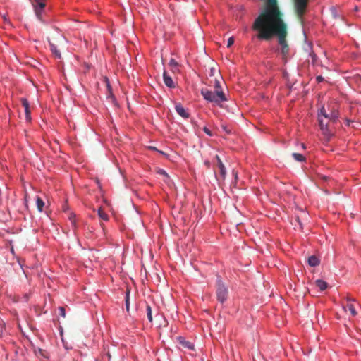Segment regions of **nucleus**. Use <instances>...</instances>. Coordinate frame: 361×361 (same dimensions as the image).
I'll list each match as a JSON object with an SVG mask.
<instances>
[{"instance_id":"nucleus-21","label":"nucleus","mask_w":361,"mask_h":361,"mask_svg":"<svg viewBox=\"0 0 361 361\" xmlns=\"http://www.w3.org/2000/svg\"><path fill=\"white\" fill-rule=\"evenodd\" d=\"M292 156L294 158V159L297 161L302 162L305 161V157L301 154L293 153Z\"/></svg>"},{"instance_id":"nucleus-22","label":"nucleus","mask_w":361,"mask_h":361,"mask_svg":"<svg viewBox=\"0 0 361 361\" xmlns=\"http://www.w3.org/2000/svg\"><path fill=\"white\" fill-rule=\"evenodd\" d=\"M98 215L99 218L104 221H108L109 219L108 215L101 208H99L98 210Z\"/></svg>"},{"instance_id":"nucleus-4","label":"nucleus","mask_w":361,"mask_h":361,"mask_svg":"<svg viewBox=\"0 0 361 361\" xmlns=\"http://www.w3.org/2000/svg\"><path fill=\"white\" fill-rule=\"evenodd\" d=\"M51 51L56 58L60 59L61 54L60 51L58 49V47H63L66 44V39L64 36L60 33L54 35L51 39H48Z\"/></svg>"},{"instance_id":"nucleus-5","label":"nucleus","mask_w":361,"mask_h":361,"mask_svg":"<svg viewBox=\"0 0 361 361\" xmlns=\"http://www.w3.org/2000/svg\"><path fill=\"white\" fill-rule=\"evenodd\" d=\"M216 288L217 300L221 303H224L227 300L228 291L227 287L219 276L217 278Z\"/></svg>"},{"instance_id":"nucleus-42","label":"nucleus","mask_w":361,"mask_h":361,"mask_svg":"<svg viewBox=\"0 0 361 361\" xmlns=\"http://www.w3.org/2000/svg\"><path fill=\"white\" fill-rule=\"evenodd\" d=\"M3 18H4V20H6V18L4 16H3Z\"/></svg>"},{"instance_id":"nucleus-40","label":"nucleus","mask_w":361,"mask_h":361,"mask_svg":"<svg viewBox=\"0 0 361 361\" xmlns=\"http://www.w3.org/2000/svg\"><path fill=\"white\" fill-rule=\"evenodd\" d=\"M302 147L303 149H305V145H304V144H302Z\"/></svg>"},{"instance_id":"nucleus-25","label":"nucleus","mask_w":361,"mask_h":361,"mask_svg":"<svg viewBox=\"0 0 361 361\" xmlns=\"http://www.w3.org/2000/svg\"><path fill=\"white\" fill-rule=\"evenodd\" d=\"M129 295H130V291L127 290L126 294L125 300H126V310L128 312L129 311V307H130Z\"/></svg>"},{"instance_id":"nucleus-17","label":"nucleus","mask_w":361,"mask_h":361,"mask_svg":"<svg viewBox=\"0 0 361 361\" xmlns=\"http://www.w3.org/2000/svg\"><path fill=\"white\" fill-rule=\"evenodd\" d=\"M308 264L311 267H316L319 265V260L315 255H312L308 258Z\"/></svg>"},{"instance_id":"nucleus-33","label":"nucleus","mask_w":361,"mask_h":361,"mask_svg":"<svg viewBox=\"0 0 361 361\" xmlns=\"http://www.w3.org/2000/svg\"><path fill=\"white\" fill-rule=\"evenodd\" d=\"M149 149L154 151H158L159 153L164 154V153L162 151L158 150L155 147H149Z\"/></svg>"},{"instance_id":"nucleus-2","label":"nucleus","mask_w":361,"mask_h":361,"mask_svg":"<svg viewBox=\"0 0 361 361\" xmlns=\"http://www.w3.org/2000/svg\"><path fill=\"white\" fill-rule=\"evenodd\" d=\"M324 114H325V110L324 109H319L317 114L319 126L326 140H329L334 135L332 126L336 122H333L331 120L327 119L326 116Z\"/></svg>"},{"instance_id":"nucleus-37","label":"nucleus","mask_w":361,"mask_h":361,"mask_svg":"<svg viewBox=\"0 0 361 361\" xmlns=\"http://www.w3.org/2000/svg\"><path fill=\"white\" fill-rule=\"evenodd\" d=\"M310 55H311V56H312V58L313 61H314V60H315V58H316V55H315L314 54H310Z\"/></svg>"},{"instance_id":"nucleus-28","label":"nucleus","mask_w":361,"mask_h":361,"mask_svg":"<svg viewBox=\"0 0 361 361\" xmlns=\"http://www.w3.org/2000/svg\"><path fill=\"white\" fill-rule=\"evenodd\" d=\"M59 314H60V316L63 317H66V311H65V308L63 307H59Z\"/></svg>"},{"instance_id":"nucleus-6","label":"nucleus","mask_w":361,"mask_h":361,"mask_svg":"<svg viewBox=\"0 0 361 361\" xmlns=\"http://www.w3.org/2000/svg\"><path fill=\"white\" fill-rule=\"evenodd\" d=\"M295 13L298 18H302L306 12L309 0H293Z\"/></svg>"},{"instance_id":"nucleus-36","label":"nucleus","mask_w":361,"mask_h":361,"mask_svg":"<svg viewBox=\"0 0 361 361\" xmlns=\"http://www.w3.org/2000/svg\"><path fill=\"white\" fill-rule=\"evenodd\" d=\"M204 164L209 168L210 167V162L209 161H205Z\"/></svg>"},{"instance_id":"nucleus-19","label":"nucleus","mask_w":361,"mask_h":361,"mask_svg":"<svg viewBox=\"0 0 361 361\" xmlns=\"http://www.w3.org/2000/svg\"><path fill=\"white\" fill-rule=\"evenodd\" d=\"M346 307L348 308V310H350V312L353 316L357 315V313L355 308L354 307V305L353 303H348L346 307L343 306V308L345 311H346Z\"/></svg>"},{"instance_id":"nucleus-3","label":"nucleus","mask_w":361,"mask_h":361,"mask_svg":"<svg viewBox=\"0 0 361 361\" xmlns=\"http://www.w3.org/2000/svg\"><path fill=\"white\" fill-rule=\"evenodd\" d=\"M201 94L204 99L209 102L214 103L221 106V102L226 101L227 99L223 90L212 92L207 88L202 89Z\"/></svg>"},{"instance_id":"nucleus-41","label":"nucleus","mask_w":361,"mask_h":361,"mask_svg":"<svg viewBox=\"0 0 361 361\" xmlns=\"http://www.w3.org/2000/svg\"><path fill=\"white\" fill-rule=\"evenodd\" d=\"M161 173H162V174H166V173H165V171H162L161 172Z\"/></svg>"},{"instance_id":"nucleus-23","label":"nucleus","mask_w":361,"mask_h":361,"mask_svg":"<svg viewBox=\"0 0 361 361\" xmlns=\"http://www.w3.org/2000/svg\"><path fill=\"white\" fill-rule=\"evenodd\" d=\"M324 114L326 116V117H327L326 118L327 119H330L333 122H336L338 121V116H336L335 114H329V113L328 114V112H326V111H325V114Z\"/></svg>"},{"instance_id":"nucleus-35","label":"nucleus","mask_w":361,"mask_h":361,"mask_svg":"<svg viewBox=\"0 0 361 361\" xmlns=\"http://www.w3.org/2000/svg\"><path fill=\"white\" fill-rule=\"evenodd\" d=\"M352 122H353V121H350V120H349V119H345V123H346V125H347V126H348L350 125V123H351Z\"/></svg>"},{"instance_id":"nucleus-26","label":"nucleus","mask_w":361,"mask_h":361,"mask_svg":"<svg viewBox=\"0 0 361 361\" xmlns=\"http://www.w3.org/2000/svg\"><path fill=\"white\" fill-rule=\"evenodd\" d=\"M214 88L216 92H218V90H222L221 82L217 78H215L214 80Z\"/></svg>"},{"instance_id":"nucleus-15","label":"nucleus","mask_w":361,"mask_h":361,"mask_svg":"<svg viewBox=\"0 0 361 361\" xmlns=\"http://www.w3.org/2000/svg\"><path fill=\"white\" fill-rule=\"evenodd\" d=\"M292 224L294 226L295 229L302 230V223L301 221L300 217L297 215L294 219V221L292 222Z\"/></svg>"},{"instance_id":"nucleus-20","label":"nucleus","mask_w":361,"mask_h":361,"mask_svg":"<svg viewBox=\"0 0 361 361\" xmlns=\"http://www.w3.org/2000/svg\"><path fill=\"white\" fill-rule=\"evenodd\" d=\"M36 204H37V207L38 210L39 212H42L44 206V202L42 200V199L40 198L39 197H37V198H36Z\"/></svg>"},{"instance_id":"nucleus-14","label":"nucleus","mask_w":361,"mask_h":361,"mask_svg":"<svg viewBox=\"0 0 361 361\" xmlns=\"http://www.w3.org/2000/svg\"><path fill=\"white\" fill-rule=\"evenodd\" d=\"M169 65L173 73L180 71L179 63L174 59H170Z\"/></svg>"},{"instance_id":"nucleus-31","label":"nucleus","mask_w":361,"mask_h":361,"mask_svg":"<svg viewBox=\"0 0 361 361\" xmlns=\"http://www.w3.org/2000/svg\"><path fill=\"white\" fill-rule=\"evenodd\" d=\"M316 80L318 82H320L324 80V78L322 75H319L317 77Z\"/></svg>"},{"instance_id":"nucleus-24","label":"nucleus","mask_w":361,"mask_h":361,"mask_svg":"<svg viewBox=\"0 0 361 361\" xmlns=\"http://www.w3.org/2000/svg\"><path fill=\"white\" fill-rule=\"evenodd\" d=\"M146 312H147V316L148 320L149 322H152L153 319H152V308L149 305H147L146 307Z\"/></svg>"},{"instance_id":"nucleus-1","label":"nucleus","mask_w":361,"mask_h":361,"mask_svg":"<svg viewBox=\"0 0 361 361\" xmlns=\"http://www.w3.org/2000/svg\"><path fill=\"white\" fill-rule=\"evenodd\" d=\"M252 28L257 32V37L259 39L268 41L276 36L281 46L283 59L287 58L289 52V47L286 41L287 25L283 20V13L279 8L270 11L265 15H259L255 20Z\"/></svg>"},{"instance_id":"nucleus-11","label":"nucleus","mask_w":361,"mask_h":361,"mask_svg":"<svg viewBox=\"0 0 361 361\" xmlns=\"http://www.w3.org/2000/svg\"><path fill=\"white\" fill-rule=\"evenodd\" d=\"M175 109L181 117L184 118H189V114L186 111V110L180 104H176Z\"/></svg>"},{"instance_id":"nucleus-43","label":"nucleus","mask_w":361,"mask_h":361,"mask_svg":"<svg viewBox=\"0 0 361 361\" xmlns=\"http://www.w3.org/2000/svg\"><path fill=\"white\" fill-rule=\"evenodd\" d=\"M302 214H303L305 216L306 215V214L305 212H302Z\"/></svg>"},{"instance_id":"nucleus-13","label":"nucleus","mask_w":361,"mask_h":361,"mask_svg":"<svg viewBox=\"0 0 361 361\" xmlns=\"http://www.w3.org/2000/svg\"><path fill=\"white\" fill-rule=\"evenodd\" d=\"M21 102H22L23 106L25 109V114H26V118L30 121V110H29V102L25 98L21 99Z\"/></svg>"},{"instance_id":"nucleus-8","label":"nucleus","mask_w":361,"mask_h":361,"mask_svg":"<svg viewBox=\"0 0 361 361\" xmlns=\"http://www.w3.org/2000/svg\"><path fill=\"white\" fill-rule=\"evenodd\" d=\"M320 109H324L328 114H335L338 116V105L335 101H331L326 106H322Z\"/></svg>"},{"instance_id":"nucleus-34","label":"nucleus","mask_w":361,"mask_h":361,"mask_svg":"<svg viewBox=\"0 0 361 361\" xmlns=\"http://www.w3.org/2000/svg\"><path fill=\"white\" fill-rule=\"evenodd\" d=\"M346 300H347L348 303H352L353 302H355V299L349 298V297H347Z\"/></svg>"},{"instance_id":"nucleus-29","label":"nucleus","mask_w":361,"mask_h":361,"mask_svg":"<svg viewBox=\"0 0 361 361\" xmlns=\"http://www.w3.org/2000/svg\"><path fill=\"white\" fill-rule=\"evenodd\" d=\"M234 43V38L231 37L228 40L227 47H231Z\"/></svg>"},{"instance_id":"nucleus-39","label":"nucleus","mask_w":361,"mask_h":361,"mask_svg":"<svg viewBox=\"0 0 361 361\" xmlns=\"http://www.w3.org/2000/svg\"><path fill=\"white\" fill-rule=\"evenodd\" d=\"M233 173L235 175V178L236 179V178H237V177H238V176H237V173H236L235 172H234V171L233 172Z\"/></svg>"},{"instance_id":"nucleus-12","label":"nucleus","mask_w":361,"mask_h":361,"mask_svg":"<svg viewBox=\"0 0 361 361\" xmlns=\"http://www.w3.org/2000/svg\"><path fill=\"white\" fill-rule=\"evenodd\" d=\"M163 78H164V83L165 85L168 87H170V88H173L175 87V83L173 80V79L171 78V77H170L168 73H166V71H164V74H163Z\"/></svg>"},{"instance_id":"nucleus-9","label":"nucleus","mask_w":361,"mask_h":361,"mask_svg":"<svg viewBox=\"0 0 361 361\" xmlns=\"http://www.w3.org/2000/svg\"><path fill=\"white\" fill-rule=\"evenodd\" d=\"M277 8H279L277 5V0H267L266 6L259 15H265L269 13L270 11H274V9Z\"/></svg>"},{"instance_id":"nucleus-7","label":"nucleus","mask_w":361,"mask_h":361,"mask_svg":"<svg viewBox=\"0 0 361 361\" xmlns=\"http://www.w3.org/2000/svg\"><path fill=\"white\" fill-rule=\"evenodd\" d=\"M35 13L39 20H42V13L46 6L45 0H33L32 1Z\"/></svg>"},{"instance_id":"nucleus-10","label":"nucleus","mask_w":361,"mask_h":361,"mask_svg":"<svg viewBox=\"0 0 361 361\" xmlns=\"http://www.w3.org/2000/svg\"><path fill=\"white\" fill-rule=\"evenodd\" d=\"M215 158L217 161L216 165L219 169L220 174H221L222 178L224 179L226 178V168H225L223 162L221 161L220 157L218 155H216Z\"/></svg>"},{"instance_id":"nucleus-16","label":"nucleus","mask_w":361,"mask_h":361,"mask_svg":"<svg viewBox=\"0 0 361 361\" xmlns=\"http://www.w3.org/2000/svg\"><path fill=\"white\" fill-rule=\"evenodd\" d=\"M179 343L184 348H186L190 349V350H193L194 349L193 344L192 343H190V341H185L183 338H179Z\"/></svg>"},{"instance_id":"nucleus-18","label":"nucleus","mask_w":361,"mask_h":361,"mask_svg":"<svg viewBox=\"0 0 361 361\" xmlns=\"http://www.w3.org/2000/svg\"><path fill=\"white\" fill-rule=\"evenodd\" d=\"M316 286L319 288L320 290H324L326 289L328 285L327 283L323 280L318 279L315 281Z\"/></svg>"},{"instance_id":"nucleus-38","label":"nucleus","mask_w":361,"mask_h":361,"mask_svg":"<svg viewBox=\"0 0 361 361\" xmlns=\"http://www.w3.org/2000/svg\"><path fill=\"white\" fill-rule=\"evenodd\" d=\"M105 80L107 82V87L109 88V82H108V78H105Z\"/></svg>"},{"instance_id":"nucleus-30","label":"nucleus","mask_w":361,"mask_h":361,"mask_svg":"<svg viewBox=\"0 0 361 361\" xmlns=\"http://www.w3.org/2000/svg\"><path fill=\"white\" fill-rule=\"evenodd\" d=\"M216 72V70L215 68H211L210 69V76H213L214 75V73Z\"/></svg>"},{"instance_id":"nucleus-27","label":"nucleus","mask_w":361,"mask_h":361,"mask_svg":"<svg viewBox=\"0 0 361 361\" xmlns=\"http://www.w3.org/2000/svg\"><path fill=\"white\" fill-rule=\"evenodd\" d=\"M75 215L73 213H71L68 215L69 220L71 221L73 227L75 226Z\"/></svg>"},{"instance_id":"nucleus-32","label":"nucleus","mask_w":361,"mask_h":361,"mask_svg":"<svg viewBox=\"0 0 361 361\" xmlns=\"http://www.w3.org/2000/svg\"><path fill=\"white\" fill-rule=\"evenodd\" d=\"M204 131L209 135H212L211 131L206 127L204 128Z\"/></svg>"}]
</instances>
